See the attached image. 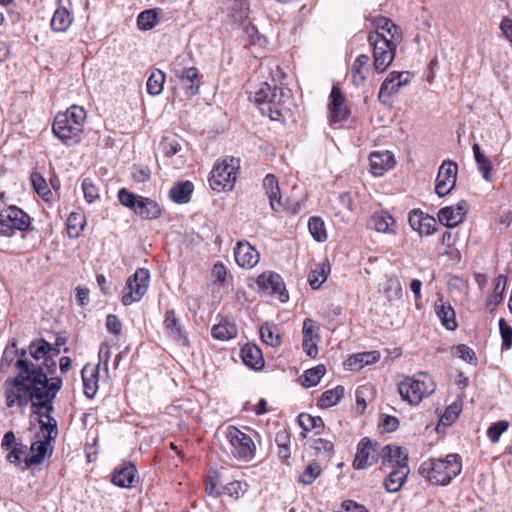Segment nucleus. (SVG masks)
I'll use <instances>...</instances> for the list:
<instances>
[{
    "label": "nucleus",
    "instance_id": "obj_29",
    "mask_svg": "<svg viewBox=\"0 0 512 512\" xmlns=\"http://www.w3.org/2000/svg\"><path fill=\"white\" fill-rule=\"evenodd\" d=\"M136 475V467L132 463L124 464L121 468L115 469L111 481L114 485L129 488L132 486Z\"/></svg>",
    "mask_w": 512,
    "mask_h": 512
},
{
    "label": "nucleus",
    "instance_id": "obj_16",
    "mask_svg": "<svg viewBox=\"0 0 512 512\" xmlns=\"http://www.w3.org/2000/svg\"><path fill=\"white\" fill-rule=\"evenodd\" d=\"M376 448L369 438H362L357 446L353 467L357 470L366 469L376 462Z\"/></svg>",
    "mask_w": 512,
    "mask_h": 512
},
{
    "label": "nucleus",
    "instance_id": "obj_7",
    "mask_svg": "<svg viewBox=\"0 0 512 512\" xmlns=\"http://www.w3.org/2000/svg\"><path fill=\"white\" fill-rule=\"evenodd\" d=\"M368 41L373 46L374 68L378 73L387 70L395 58L400 41L383 38L380 34H369Z\"/></svg>",
    "mask_w": 512,
    "mask_h": 512
},
{
    "label": "nucleus",
    "instance_id": "obj_55",
    "mask_svg": "<svg viewBox=\"0 0 512 512\" xmlns=\"http://www.w3.org/2000/svg\"><path fill=\"white\" fill-rule=\"evenodd\" d=\"M273 88L274 86L271 84L263 83L254 93V101L257 103L259 108L267 105Z\"/></svg>",
    "mask_w": 512,
    "mask_h": 512
},
{
    "label": "nucleus",
    "instance_id": "obj_27",
    "mask_svg": "<svg viewBox=\"0 0 512 512\" xmlns=\"http://www.w3.org/2000/svg\"><path fill=\"white\" fill-rule=\"evenodd\" d=\"M409 473V465H399V467L392 469L384 480L386 491L389 493L398 492L405 483Z\"/></svg>",
    "mask_w": 512,
    "mask_h": 512
},
{
    "label": "nucleus",
    "instance_id": "obj_22",
    "mask_svg": "<svg viewBox=\"0 0 512 512\" xmlns=\"http://www.w3.org/2000/svg\"><path fill=\"white\" fill-rule=\"evenodd\" d=\"M263 188L269 198L270 207L275 212H282L285 204L280 195L278 180L273 174H267L263 180Z\"/></svg>",
    "mask_w": 512,
    "mask_h": 512
},
{
    "label": "nucleus",
    "instance_id": "obj_14",
    "mask_svg": "<svg viewBox=\"0 0 512 512\" xmlns=\"http://www.w3.org/2000/svg\"><path fill=\"white\" fill-rule=\"evenodd\" d=\"M180 64L173 63V72L179 78L186 95L198 94L200 88L199 71L196 67L178 68Z\"/></svg>",
    "mask_w": 512,
    "mask_h": 512
},
{
    "label": "nucleus",
    "instance_id": "obj_37",
    "mask_svg": "<svg viewBox=\"0 0 512 512\" xmlns=\"http://www.w3.org/2000/svg\"><path fill=\"white\" fill-rule=\"evenodd\" d=\"M49 443L50 441H47L45 438L44 440H38L32 443L31 456L25 458V465L31 467L42 463L47 454Z\"/></svg>",
    "mask_w": 512,
    "mask_h": 512
},
{
    "label": "nucleus",
    "instance_id": "obj_43",
    "mask_svg": "<svg viewBox=\"0 0 512 512\" xmlns=\"http://www.w3.org/2000/svg\"><path fill=\"white\" fill-rule=\"evenodd\" d=\"M165 83V74L159 70H154L147 80V92L152 96L161 94Z\"/></svg>",
    "mask_w": 512,
    "mask_h": 512
},
{
    "label": "nucleus",
    "instance_id": "obj_8",
    "mask_svg": "<svg viewBox=\"0 0 512 512\" xmlns=\"http://www.w3.org/2000/svg\"><path fill=\"white\" fill-rule=\"evenodd\" d=\"M226 438L231 445V453L234 457L250 461L255 456L256 446L252 438L234 426L226 430Z\"/></svg>",
    "mask_w": 512,
    "mask_h": 512
},
{
    "label": "nucleus",
    "instance_id": "obj_40",
    "mask_svg": "<svg viewBox=\"0 0 512 512\" xmlns=\"http://www.w3.org/2000/svg\"><path fill=\"white\" fill-rule=\"evenodd\" d=\"M329 273L330 265L328 263L323 262L318 264L309 274L308 281L310 286L313 289H318L326 281Z\"/></svg>",
    "mask_w": 512,
    "mask_h": 512
},
{
    "label": "nucleus",
    "instance_id": "obj_53",
    "mask_svg": "<svg viewBox=\"0 0 512 512\" xmlns=\"http://www.w3.org/2000/svg\"><path fill=\"white\" fill-rule=\"evenodd\" d=\"M82 190L87 202L93 203L99 199V189L90 178L83 179Z\"/></svg>",
    "mask_w": 512,
    "mask_h": 512
},
{
    "label": "nucleus",
    "instance_id": "obj_42",
    "mask_svg": "<svg viewBox=\"0 0 512 512\" xmlns=\"http://www.w3.org/2000/svg\"><path fill=\"white\" fill-rule=\"evenodd\" d=\"M326 368L324 365H317L316 367L306 370L301 379V384L304 387H311L317 385L321 378L325 375Z\"/></svg>",
    "mask_w": 512,
    "mask_h": 512
},
{
    "label": "nucleus",
    "instance_id": "obj_54",
    "mask_svg": "<svg viewBox=\"0 0 512 512\" xmlns=\"http://www.w3.org/2000/svg\"><path fill=\"white\" fill-rule=\"evenodd\" d=\"M261 339L267 345L272 347H277L281 344V337L279 335H275L271 326L268 324H264L260 328Z\"/></svg>",
    "mask_w": 512,
    "mask_h": 512
},
{
    "label": "nucleus",
    "instance_id": "obj_30",
    "mask_svg": "<svg viewBox=\"0 0 512 512\" xmlns=\"http://www.w3.org/2000/svg\"><path fill=\"white\" fill-rule=\"evenodd\" d=\"M137 215L145 219H156L161 215L159 204L147 197L140 196L133 210Z\"/></svg>",
    "mask_w": 512,
    "mask_h": 512
},
{
    "label": "nucleus",
    "instance_id": "obj_1",
    "mask_svg": "<svg viewBox=\"0 0 512 512\" xmlns=\"http://www.w3.org/2000/svg\"><path fill=\"white\" fill-rule=\"evenodd\" d=\"M18 366L21 373L18 376L7 378L4 382V397L8 408L17 406L25 408L29 402L33 411L41 418V431L47 441L54 440L58 435L57 421L52 416L53 402L62 387V379L53 377L57 364L52 360L46 361L48 372L41 368H34L26 361L20 360Z\"/></svg>",
    "mask_w": 512,
    "mask_h": 512
},
{
    "label": "nucleus",
    "instance_id": "obj_35",
    "mask_svg": "<svg viewBox=\"0 0 512 512\" xmlns=\"http://www.w3.org/2000/svg\"><path fill=\"white\" fill-rule=\"evenodd\" d=\"M82 379L84 386V393L87 397L92 398L97 392L98 382V368L85 366L82 369Z\"/></svg>",
    "mask_w": 512,
    "mask_h": 512
},
{
    "label": "nucleus",
    "instance_id": "obj_3",
    "mask_svg": "<svg viewBox=\"0 0 512 512\" xmlns=\"http://www.w3.org/2000/svg\"><path fill=\"white\" fill-rule=\"evenodd\" d=\"M462 471V461L458 454H448L445 458H430L424 461L419 473L429 482L446 486Z\"/></svg>",
    "mask_w": 512,
    "mask_h": 512
},
{
    "label": "nucleus",
    "instance_id": "obj_6",
    "mask_svg": "<svg viewBox=\"0 0 512 512\" xmlns=\"http://www.w3.org/2000/svg\"><path fill=\"white\" fill-rule=\"evenodd\" d=\"M32 230L31 217L22 209L12 205L0 212V236L12 237L17 231Z\"/></svg>",
    "mask_w": 512,
    "mask_h": 512
},
{
    "label": "nucleus",
    "instance_id": "obj_24",
    "mask_svg": "<svg viewBox=\"0 0 512 512\" xmlns=\"http://www.w3.org/2000/svg\"><path fill=\"white\" fill-rule=\"evenodd\" d=\"M408 222L412 229L420 234L431 235L435 232V219L424 215L419 210H413L409 213Z\"/></svg>",
    "mask_w": 512,
    "mask_h": 512
},
{
    "label": "nucleus",
    "instance_id": "obj_5",
    "mask_svg": "<svg viewBox=\"0 0 512 512\" xmlns=\"http://www.w3.org/2000/svg\"><path fill=\"white\" fill-rule=\"evenodd\" d=\"M240 161L235 157H226L220 163H217L211 172L209 179L210 186L213 190H231L236 181V172L239 168Z\"/></svg>",
    "mask_w": 512,
    "mask_h": 512
},
{
    "label": "nucleus",
    "instance_id": "obj_32",
    "mask_svg": "<svg viewBox=\"0 0 512 512\" xmlns=\"http://www.w3.org/2000/svg\"><path fill=\"white\" fill-rule=\"evenodd\" d=\"M238 330L234 322L227 318H222L220 322L211 329L213 338L221 341H228L237 336Z\"/></svg>",
    "mask_w": 512,
    "mask_h": 512
},
{
    "label": "nucleus",
    "instance_id": "obj_25",
    "mask_svg": "<svg viewBox=\"0 0 512 512\" xmlns=\"http://www.w3.org/2000/svg\"><path fill=\"white\" fill-rule=\"evenodd\" d=\"M395 165L394 156L389 151H374L370 154V168L375 176H382Z\"/></svg>",
    "mask_w": 512,
    "mask_h": 512
},
{
    "label": "nucleus",
    "instance_id": "obj_61",
    "mask_svg": "<svg viewBox=\"0 0 512 512\" xmlns=\"http://www.w3.org/2000/svg\"><path fill=\"white\" fill-rule=\"evenodd\" d=\"M243 486V483H241L240 481H232L223 486V494L239 498L240 495H243L245 492Z\"/></svg>",
    "mask_w": 512,
    "mask_h": 512
},
{
    "label": "nucleus",
    "instance_id": "obj_12",
    "mask_svg": "<svg viewBox=\"0 0 512 512\" xmlns=\"http://www.w3.org/2000/svg\"><path fill=\"white\" fill-rule=\"evenodd\" d=\"M257 285L260 289L275 295L281 302L289 299L282 277L275 272H264L257 278Z\"/></svg>",
    "mask_w": 512,
    "mask_h": 512
},
{
    "label": "nucleus",
    "instance_id": "obj_41",
    "mask_svg": "<svg viewBox=\"0 0 512 512\" xmlns=\"http://www.w3.org/2000/svg\"><path fill=\"white\" fill-rule=\"evenodd\" d=\"M344 391L345 389L341 385H338L333 389L326 390L322 393L319 399V406L322 408L334 406L344 396Z\"/></svg>",
    "mask_w": 512,
    "mask_h": 512
},
{
    "label": "nucleus",
    "instance_id": "obj_28",
    "mask_svg": "<svg viewBox=\"0 0 512 512\" xmlns=\"http://www.w3.org/2000/svg\"><path fill=\"white\" fill-rule=\"evenodd\" d=\"M345 98L337 86H333L330 93L329 109L332 121L339 122L346 118L347 110L344 105Z\"/></svg>",
    "mask_w": 512,
    "mask_h": 512
},
{
    "label": "nucleus",
    "instance_id": "obj_4",
    "mask_svg": "<svg viewBox=\"0 0 512 512\" xmlns=\"http://www.w3.org/2000/svg\"><path fill=\"white\" fill-rule=\"evenodd\" d=\"M403 400L411 405L419 404L426 396L435 391V383L430 375L421 372L414 377H407L398 385Z\"/></svg>",
    "mask_w": 512,
    "mask_h": 512
},
{
    "label": "nucleus",
    "instance_id": "obj_44",
    "mask_svg": "<svg viewBox=\"0 0 512 512\" xmlns=\"http://www.w3.org/2000/svg\"><path fill=\"white\" fill-rule=\"evenodd\" d=\"M298 424L304 431H311L318 429L316 433H320V430L324 427V422L319 416H312L307 413H301L298 418Z\"/></svg>",
    "mask_w": 512,
    "mask_h": 512
},
{
    "label": "nucleus",
    "instance_id": "obj_62",
    "mask_svg": "<svg viewBox=\"0 0 512 512\" xmlns=\"http://www.w3.org/2000/svg\"><path fill=\"white\" fill-rule=\"evenodd\" d=\"M31 182H32L34 189L36 190V192L39 195L44 196L49 192L46 180L42 177L41 174H39L37 172L32 173L31 174Z\"/></svg>",
    "mask_w": 512,
    "mask_h": 512
},
{
    "label": "nucleus",
    "instance_id": "obj_26",
    "mask_svg": "<svg viewBox=\"0 0 512 512\" xmlns=\"http://www.w3.org/2000/svg\"><path fill=\"white\" fill-rule=\"evenodd\" d=\"M375 32L371 34H380L383 38L393 41L402 40V32L399 26L395 25L389 18L377 17L373 20Z\"/></svg>",
    "mask_w": 512,
    "mask_h": 512
},
{
    "label": "nucleus",
    "instance_id": "obj_39",
    "mask_svg": "<svg viewBox=\"0 0 512 512\" xmlns=\"http://www.w3.org/2000/svg\"><path fill=\"white\" fill-rule=\"evenodd\" d=\"M369 57L366 54L359 55L352 66V80L354 85L360 86L366 80V70Z\"/></svg>",
    "mask_w": 512,
    "mask_h": 512
},
{
    "label": "nucleus",
    "instance_id": "obj_13",
    "mask_svg": "<svg viewBox=\"0 0 512 512\" xmlns=\"http://www.w3.org/2000/svg\"><path fill=\"white\" fill-rule=\"evenodd\" d=\"M409 72L392 71L383 81L380 87L378 99L381 103L386 104L388 99L399 92V90L409 83Z\"/></svg>",
    "mask_w": 512,
    "mask_h": 512
},
{
    "label": "nucleus",
    "instance_id": "obj_17",
    "mask_svg": "<svg viewBox=\"0 0 512 512\" xmlns=\"http://www.w3.org/2000/svg\"><path fill=\"white\" fill-rule=\"evenodd\" d=\"M28 351L33 359H44V362L41 365L42 367H44V372H48L46 361L52 360L53 362L56 363V361L52 357L57 356L60 353V350L58 348H53V345H51L48 341H46L43 338L33 340L28 346Z\"/></svg>",
    "mask_w": 512,
    "mask_h": 512
},
{
    "label": "nucleus",
    "instance_id": "obj_46",
    "mask_svg": "<svg viewBox=\"0 0 512 512\" xmlns=\"http://www.w3.org/2000/svg\"><path fill=\"white\" fill-rule=\"evenodd\" d=\"M85 226V218L82 214L72 212L67 219V229L70 237H78Z\"/></svg>",
    "mask_w": 512,
    "mask_h": 512
},
{
    "label": "nucleus",
    "instance_id": "obj_58",
    "mask_svg": "<svg viewBox=\"0 0 512 512\" xmlns=\"http://www.w3.org/2000/svg\"><path fill=\"white\" fill-rule=\"evenodd\" d=\"M461 409H462L461 403L453 402L446 408L444 414L441 417V422L444 424L450 425L457 419V417L459 416V414L461 412Z\"/></svg>",
    "mask_w": 512,
    "mask_h": 512
},
{
    "label": "nucleus",
    "instance_id": "obj_51",
    "mask_svg": "<svg viewBox=\"0 0 512 512\" xmlns=\"http://www.w3.org/2000/svg\"><path fill=\"white\" fill-rule=\"evenodd\" d=\"M308 228L313 238L318 241H324L326 239V231L324 228V222L318 217L310 218L308 222Z\"/></svg>",
    "mask_w": 512,
    "mask_h": 512
},
{
    "label": "nucleus",
    "instance_id": "obj_60",
    "mask_svg": "<svg viewBox=\"0 0 512 512\" xmlns=\"http://www.w3.org/2000/svg\"><path fill=\"white\" fill-rule=\"evenodd\" d=\"M9 453L7 454V461L12 464H19L21 461L22 456L25 454L26 446L22 443L15 444L10 450H8Z\"/></svg>",
    "mask_w": 512,
    "mask_h": 512
},
{
    "label": "nucleus",
    "instance_id": "obj_64",
    "mask_svg": "<svg viewBox=\"0 0 512 512\" xmlns=\"http://www.w3.org/2000/svg\"><path fill=\"white\" fill-rule=\"evenodd\" d=\"M500 334L502 337L503 346L510 348L512 346V328L504 319L499 320Z\"/></svg>",
    "mask_w": 512,
    "mask_h": 512
},
{
    "label": "nucleus",
    "instance_id": "obj_20",
    "mask_svg": "<svg viewBox=\"0 0 512 512\" xmlns=\"http://www.w3.org/2000/svg\"><path fill=\"white\" fill-rule=\"evenodd\" d=\"M466 214V202L461 201L456 206H447L439 210L438 220L447 227L460 224Z\"/></svg>",
    "mask_w": 512,
    "mask_h": 512
},
{
    "label": "nucleus",
    "instance_id": "obj_38",
    "mask_svg": "<svg viewBox=\"0 0 512 512\" xmlns=\"http://www.w3.org/2000/svg\"><path fill=\"white\" fill-rule=\"evenodd\" d=\"M435 311L438 318L441 320L443 326H445L448 330H455L457 328V322L455 319V311L450 305H445L440 301V303H435Z\"/></svg>",
    "mask_w": 512,
    "mask_h": 512
},
{
    "label": "nucleus",
    "instance_id": "obj_11",
    "mask_svg": "<svg viewBox=\"0 0 512 512\" xmlns=\"http://www.w3.org/2000/svg\"><path fill=\"white\" fill-rule=\"evenodd\" d=\"M457 176V164L451 161H444L438 169L435 183V192L443 197L455 187Z\"/></svg>",
    "mask_w": 512,
    "mask_h": 512
},
{
    "label": "nucleus",
    "instance_id": "obj_56",
    "mask_svg": "<svg viewBox=\"0 0 512 512\" xmlns=\"http://www.w3.org/2000/svg\"><path fill=\"white\" fill-rule=\"evenodd\" d=\"M140 195H137V194H134L132 192H129L126 188H121L119 191H118V200L119 202L131 209V210H134L135 206H136V203L139 199Z\"/></svg>",
    "mask_w": 512,
    "mask_h": 512
},
{
    "label": "nucleus",
    "instance_id": "obj_9",
    "mask_svg": "<svg viewBox=\"0 0 512 512\" xmlns=\"http://www.w3.org/2000/svg\"><path fill=\"white\" fill-rule=\"evenodd\" d=\"M149 282V271L145 268H138L126 282L122 295V303L128 306L134 302L140 301L147 292Z\"/></svg>",
    "mask_w": 512,
    "mask_h": 512
},
{
    "label": "nucleus",
    "instance_id": "obj_33",
    "mask_svg": "<svg viewBox=\"0 0 512 512\" xmlns=\"http://www.w3.org/2000/svg\"><path fill=\"white\" fill-rule=\"evenodd\" d=\"M379 358L377 351L363 352L349 357L345 364L350 370H360L368 364L376 363Z\"/></svg>",
    "mask_w": 512,
    "mask_h": 512
},
{
    "label": "nucleus",
    "instance_id": "obj_19",
    "mask_svg": "<svg viewBox=\"0 0 512 512\" xmlns=\"http://www.w3.org/2000/svg\"><path fill=\"white\" fill-rule=\"evenodd\" d=\"M235 261L240 267L253 268L259 262V252L248 242H239L234 251Z\"/></svg>",
    "mask_w": 512,
    "mask_h": 512
},
{
    "label": "nucleus",
    "instance_id": "obj_50",
    "mask_svg": "<svg viewBox=\"0 0 512 512\" xmlns=\"http://www.w3.org/2000/svg\"><path fill=\"white\" fill-rule=\"evenodd\" d=\"M473 152L476 163L479 169L483 172V176L486 180H489V172L491 170V162L485 156V154L481 151L480 146L478 144L473 145Z\"/></svg>",
    "mask_w": 512,
    "mask_h": 512
},
{
    "label": "nucleus",
    "instance_id": "obj_63",
    "mask_svg": "<svg viewBox=\"0 0 512 512\" xmlns=\"http://www.w3.org/2000/svg\"><path fill=\"white\" fill-rule=\"evenodd\" d=\"M246 32L249 37V41L252 45H258L260 47H264L268 43L266 37L261 35L255 26L247 27Z\"/></svg>",
    "mask_w": 512,
    "mask_h": 512
},
{
    "label": "nucleus",
    "instance_id": "obj_23",
    "mask_svg": "<svg viewBox=\"0 0 512 512\" xmlns=\"http://www.w3.org/2000/svg\"><path fill=\"white\" fill-rule=\"evenodd\" d=\"M381 456L383 465L389 466L391 469L399 467V465H408V454L402 447L387 445L382 449Z\"/></svg>",
    "mask_w": 512,
    "mask_h": 512
},
{
    "label": "nucleus",
    "instance_id": "obj_18",
    "mask_svg": "<svg viewBox=\"0 0 512 512\" xmlns=\"http://www.w3.org/2000/svg\"><path fill=\"white\" fill-rule=\"evenodd\" d=\"M15 359H16L15 366L19 370V372H18V374L16 376H18L21 373V368L18 366V362L20 360L26 361L29 365H32V367H34V368H41L42 371L44 372V367H42V366H35V364L33 362H31L27 358V351L26 350H24V349L18 350L17 349V341L15 339H13L6 346V348H5L4 352H3V355H2V358H1V366H2V368L9 367L13 363V361Z\"/></svg>",
    "mask_w": 512,
    "mask_h": 512
},
{
    "label": "nucleus",
    "instance_id": "obj_48",
    "mask_svg": "<svg viewBox=\"0 0 512 512\" xmlns=\"http://www.w3.org/2000/svg\"><path fill=\"white\" fill-rule=\"evenodd\" d=\"M321 471V465L318 462L313 461L307 465L304 472L300 475L299 482L304 485H310L321 474Z\"/></svg>",
    "mask_w": 512,
    "mask_h": 512
},
{
    "label": "nucleus",
    "instance_id": "obj_15",
    "mask_svg": "<svg viewBox=\"0 0 512 512\" xmlns=\"http://www.w3.org/2000/svg\"><path fill=\"white\" fill-rule=\"evenodd\" d=\"M71 0H57V8L51 19V28L55 32H65L73 22Z\"/></svg>",
    "mask_w": 512,
    "mask_h": 512
},
{
    "label": "nucleus",
    "instance_id": "obj_52",
    "mask_svg": "<svg viewBox=\"0 0 512 512\" xmlns=\"http://www.w3.org/2000/svg\"><path fill=\"white\" fill-rule=\"evenodd\" d=\"M509 422L506 420H500L493 423L487 429V436L492 443H497L501 435L508 429Z\"/></svg>",
    "mask_w": 512,
    "mask_h": 512
},
{
    "label": "nucleus",
    "instance_id": "obj_21",
    "mask_svg": "<svg viewBox=\"0 0 512 512\" xmlns=\"http://www.w3.org/2000/svg\"><path fill=\"white\" fill-rule=\"evenodd\" d=\"M164 328L166 335L177 342L179 345H189V340L183 333L179 319L176 317L175 311L173 309L167 310L165 313Z\"/></svg>",
    "mask_w": 512,
    "mask_h": 512
},
{
    "label": "nucleus",
    "instance_id": "obj_34",
    "mask_svg": "<svg viewBox=\"0 0 512 512\" xmlns=\"http://www.w3.org/2000/svg\"><path fill=\"white\" fill-rule=\"evenodd\" d=\"M184 144V140L179 136L169 135L162 138L159 148L165 157L171 158L182 151Z\"/></svg>",
    "mask_w": 512,
    "mask_h": 512
},
{
    "label": "nucleus",
    "instance_id": "obj_10",
    "mask_svg": "<svg viewBox=\"0 0 512 512\" xmlns=\"http://www.w3.org/2000/svg\"><path fill=\"white\" fill-rule=\"evenodd\" d=\"M291 96L290 89L274 85L267 105L260 107L261 114L268 115L271 120L280 121L284 113L289 111Z\"/></svg>",
    "mask_w": 512,
    "mask_h": 512
},
{
    "label": "nucleus",
    "instance_id": "obj_59",
    "mask_svg": "<svg viewBox=\"0 0 512 512\" xmlns=\"http://www.w3.org/2000/svg\"><path fill=\"white\" fill-rule=\"evenodd\" d=\"M454 354L468 363H476L477 361L475 352L465 344L454 347Z\"/></svg>",
    "mask_w": 512,
    "mask_h": 512
},
{
    "label": "nucleus",
    "instance_id": "obj_47",
    "mask_svg": "<svg viewBox=\"0 0 512 512\" xmlns=\"http://www.w3.org/2000/svg\"><path fill=\"white\" fill-rule=\"evenodd\" d=\"M221 472L217 470H210L208 476L206 478V487L205 491L208 495L213 497H218L221 495V491L219 490V486L222 485L221 481Z\"/></svg>",
    "mask_w": 512,
    "mask_h": 512
},
{
    "label": "nucleus",
    "instance_id": "obj_45",
    "mask_svg": "<svg viewBox=\"0 0 512 512\" xmlns=\"http://www.w3.org/2000/svg\"><path fill=\"white\" fill-rule=\"evenodd\" d=\"M158 23V13L156 9L142 11L137 18V25L140 30H150Z\"/></svg>",
    "mask_w": 512,
    "mask_h": 512
},
{
    "label": "nucleus",
    "instance_id": "obj_2",
    "mask_svg": "<svg viewBox=\"0 0 512 512\" xmlns=\"http://www.w3.org/2000/svg\"><path fill=\"white\" fill-rule=\"evenodd\" d=\"M85 119L84 108L73 105L67 111L56 115L52 126L53 133L63 144L72 146L81 139Z\"/></svg>",
    "mask_w": 512,
    "mask_h": 512
},
{
    "label": "nucleus",
    "instance_id": "obj_36",
    "mask_svg": "<svg viewBox=\"0 0 512 512\" xmlns=\"http://www.w3.org/2000/svg\"><path fill=\"white\" fill-rule=\"evenodd\" d=\"M194 186L190 181H182L175 184L170 189L171 199L178 204H185L189 202Z\"/></svg>",
    "mask_w": 512,
    "mask_h": 512
},
{
    "label": "nucleus",
    "instance_id": "obj_57",
    "mask_svg": "<svg viewBox=\"0 0 512 512\" xmlns=\"http://www.w3.org/2000/svg\"><path fill=\"white\" fill-rule=\"evenodd\" d=\"M507 278L504 275H499L495 279L494 283V291L493 294L490 296V303L494 302L495 304H498L503 299V292L505 290Z\"/></svg>",
    "mask_w": 512,
    "mask_h": 512
},
{
    "label": "nucleus",
    "instance_id": "obj_49",
    "mask_svg": "<svg viewBox=\"0 0 512 512\" xmlns=\"http://www.w3.org/2000/svg\"><path fill=\"white\" fill-rule=\"evenodd\" d=\"M393 223V217L387 213H375L372 217L373 227L378 232L387 233Z\"/></svg>",
    "mask_w": 512,
    "mask_h": 512
},
{
    "label": "nucleus",
    "instance_id": "obj_31",
    "mask_svg": "<svg viewBox=\"0 0 512 512\" xmlns=\"http://www.w3.org/2000/svg\"><path fill=\"white\" fill-rule=\"evenodd\" d=\"M241 357L245 365L255 370L262 369L264 366L262 352L254 344H246L241 349Z\"/></svg>",
    "mask_w": 512,
    "mask_h": 512
}]
</instances>
